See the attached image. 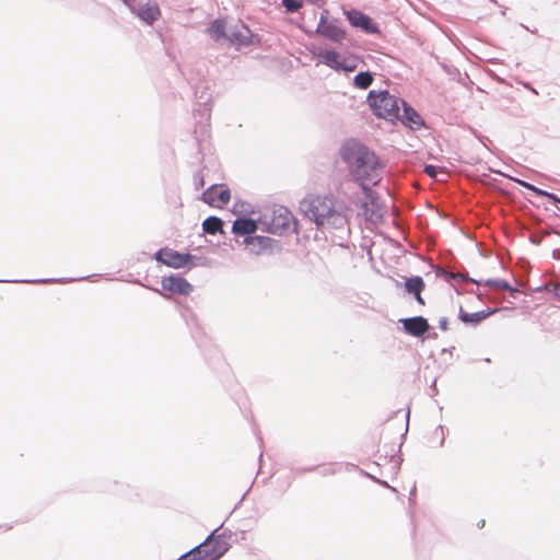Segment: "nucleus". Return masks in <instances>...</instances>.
Returning a JSON list of instances; mask_svg holds the SVG:
<instances>
[{"mask_svg": "<svg viewBox=\"0 0 560 560\" xmlns=\"http://www.w3.org/2000/svg\"><path fill=\"white\" fill-rule=\"evenodd\" d=\"M487 285L494 287L497 289H506V283L504 281L499 280H488L486 282Z\"/></svg>", "mask_w": 560, "mask_h": 560, "instance_id": "obj_25", "label": "nucleus"}, {"mask_svg": "<svg viewBox=\"0 0 560 560\" xmlns=\"http://www.w3.org/2000/svg\"><path fill=\"white\" fill-rule=\"evenodd\" d=\"M423 281L421 278L419 277H416V278H411L409 279L407 282H406V289L408 292L415 294L416 299L418 302L420 303H423L422 299H421V290L423 289Z\"/></svg>", "mask_w": 560, "mask_h": 560, "instance_id": "obj_17", "label": "nucleus"}, {"mask_svg": "<svg viewBox=\"0 0 560 560\" xmlns=\"http://www.w3.org/2000/svg\"><path fill=\"white\" fill-rule=\"evenodd\" d=\"M373 113L389 121L400 117V107L405 102L389 94L387 91H371L368 96Z\"/></svg>", "mask_w": 560, "mask_h": 560, "instance_id": "obj_4", "label": "nucleus"}, {"mask_svg": "<svg viewBox=\"0 0 560 560\" xmlns=\"http://www.w3.org/2000/svg\"><path fill=\"white\" fill-rule=\"evenodd\" d=\"M230 199V190L223 185H213L202 194V200L215 208H222Z\"/></svg>", "mask_w": 560, "mask_h": 560, "instance_id": "obj_8", "label": "nucleus"}, {"mask_svg": "<svg viewBox=\"0 0 560 560\" xmlns=\"http://www.w3.org/2000/svg\"><path fill=\"white\" fill-rule=\"evenodd\" d=\"M424 172L432 178H436L439 175H442L443 177L440 178V180H444V177H446V172L443 168L436 167L434 165H427L424 167Z\"/></svg>", "mask_w": 560, "mask_h": 560, "instance_id": "obj_21", "label": "nucleus"}, {"mask_svg": "<svg viewBox=\"0 0 560 560\" xmlns=\"http://www.w3.org/2000/svg\"><path fill=\"white\" fill-rule=\"evenodd\" d=\"M233 212L238 217L233 223L232 232L247 237L258 230L276 234L290 223V213L285 209H280L272 222H268L266 215L245 202H236Z\"/></svg>", "mask_w": 560, "mask_h": 560, "instance_id": "obj_1", "label": "nucleus"}, {"mask_svg": "<svg viewBox=\"0 0 560 560\" xmlns=\"http://www.w3.org/2000/svg\"><path fill=\"white\" fill-rule=\"evenodd\" d=\"M342 160L347 163L351 175L364 190L369 184L380 179L381 164L376 155L358 142H347L341 149Z\"/></svg>", "mask_w": 560, "mask_h": 560, "instance_id": "obj_2", "label": "nucleus"}, {"mask_svg": "<svg viewBox=\"0 0 560 560\" xmlns=\"http://www.w3.org/2000/svg\"><path fill=\"white\" fill-rule=\"evenodd\" d=\"M396 120H400L412 129H417L422 125L421 117L412 108L408 107L406 103L401 105L400 117L396 118Z\"/></svg>", "mask_w": 560, "mask_h": 560, "instance_id": "obj_15", "label": "nucleus"}, {"mask_svg": "<svg viewBox=\"0 0 560 560\" xmlns=\"http://www.w3.org/2000/svg\"><path fill=\"white\" fill-rule=\"evenodd\" d=\"M222 224L223 222L219 218L210 217L203 221L202 226L205 232L214 234L217 232H221Z\"/></svg>", "mask_w": 560, "mask_h": 560, "instance_id": "obj_18", "label": "nucleus"}, {"mask_svg": "<svg viewBox=\"0 0 560 560\" xmlns=\"http://www.w3.org/2000/svg\"><path fill=\"white\" fill-rule=\"evenodd\" d=\"M486 314L482 313H474V314H463L462 320L465 323H477L483 318H486Z\"/></svg>", "mask_w": 560, "mask_h": 560, "instance_id": "obj_23", "label": "nucleus"}, {"mask_svg": "<svg viewBox=\"0 0 560 560\" xmlns=\"http://www.w3.org/2000/svg\"><path fill=\"white\" fill-rule=\"evenodd\" d=\"M282 3L289 12H294L303 5V0H282Z\"/></svg>", "mask_w": 560, "mask_h": 560, "instance_id": "obj_22", "label": "nucleus"}, {"mask_svg": "<svg viewBox=\"0 0 560 560\" xmlns=\"http://www.w3.org/2000/svg\"><path fill=\"white\" fill-rule=\"evenodd\" d=\"M301 210L324 229H342L347 217L341 203L329 197H308L301 205Z\"/></svg>", "mask_w": 560, "mask_h": 560, "instance_id": "obj_3", "label": "nucleus"}, {"mask_svg": "<svg viewBox=\"0 0 560 560\" xmlns=\"http://www.w3.org/2000/svg\"><path fill=\"white\" fill-rule=\"evenodd\" d=\"M318 58L322 63L336 71L353 72L359 66V58L353 55H341L336 50H323Z\"/></svg>", "mask_w": 560, "mask_h": 560, "instance_id": "obj_6", "label": "nucleus"}, {"mask_svg": "<svg viewBox=\"0 0 560 560\" xmlns=\"http://www.w3.org/2000/svg\"><path fill=\"white\" fill-rule=\"evenodd\" d=\"M372 82L373 75L370 72H360L353 79V83L358 89H366Z\"/></svg>", "mask_w": 560, "mask_h": 560, "instance_id": "obj_19", "label": "nucleus"}, {"mask_svg": "<svg viewBox=\"0 0 560 560\" xmlns=\"http://www.w3.org/2000/svg\"><path fill=\"white\" fill-rule=\"evenodd\" d=\"M126 4L130 5V2L128 0H124Z\"/></svg>", "mask_w": 560, "mask_h": 560, "instance_id": "obj_27", "label": "nucleus"}, {"mask_svg": "<svg viewBox=\"0 0 560 560\" xmlns=\"http://www.w3.org/2000/svg\"><path fill=\"white\" fill-rule=\"evenodd\" d=\"M518 183H520L522 186H524V187H526V188H528V189L533 190L535 194H537V195H539V196H545V197H547V198H549V199L553 200L555 202H560V199H559L558 197H556L553 194H550V192H547V191H545V190H541V189H539V188H537V187H535V186H533V185H530V184H528V183H526V182H523V180H518Z\"/></svg>", "mask_w": 560, "mask_h": 560, "instance_id": "obj_20", "label": "nucleus"}, {"mask_svg": "<svg viewBox=\"0 0 560 560\" xmlns=\"http://www.w3.org/2000/svg\"><path fill=\"white\" fill-rule=\"evenodd\" d=\"M137 15L147 23H152L160 16V10L154 3H145L137 12Z\"/></svg>", "mask_w": 560, "mask_h": 560, "instance_id": "obj_16", "label": "nucleus"}, {"mask_svg": "<svg viewBox=\"0 0 560 560\" xmlns=\"http://www.w3.org/2000/svg\"><path fill=\"white\" fill-rule=\"evenodd\" d=\"M162 287L164 290L188 295L192 291V287L185 279L171 276L162 280Z\"/></svg>", "mask_w": 560, "mask_h": 560, "instance_id": "obj_13", "label": "nucleus"}, {"mask_svg": "<svg viewBox=\"0 0 560 560\" xmlns=\"http://www.w3.org/2000/svg\"><path fill=\"white\" fill-rule=\"evenodd\" d=\"M555 293L560 296V285H556Z\"/></svg>", "mask_w": 560, "mask_h": 560, "instance_id": "obj_26", "label": "nucleus"}, {"mask_svg": "<svg viewBox=\"0 0 560 560\" xmlns=\"http://www.w3.org/2000/svg\"><path fill=\"white\" fill-rule=\"evenodd\" d=\"M155 258L158 261H161L168 267L182 268L187 265L190 256L187 254H180L173 249L164 248L155 254Z\"/></svg>", "mask_w": 560, "mask_h": 560, "instance_id": "obj_9", "label": "nucleus"}, {"mask_svg": "<svg viewBox=\"0 0 560 560\" xmlns=\"http://www.w3.org/2000/svg\"><path fill=\"white\" fill-rule=\"evenodd\" d=\"M210 542H211V545H210V546H209V548H208V552H211V551H213L214 549H219V547H220L222 544H225V545L228 546V544H226L224 540L219 539V538H214V537H213V535H211V536L207 539V541H206L205 544H210Z\"/></svg>", "mask_w": 560, "mask_h": 560, "instance_id": "obj_24", "label": "nucleus"}, {"mask_svg": "<svg viewBox=\"0 0 560 560\" xmlns=\"http://www.w3.org/2000/svg\"><path fill=\"white\" fill-rule=\"evenodd\" d=\"M208 34L215 40L228 38L240 45L249 44L250 37L249 30L245 25H240V27L236 25L235 30H233L232 25L225 20L212 22L208 27Z\"/></svg>", "mask_w": 560, "mask_h": 560, "instance_id": "obj_5", "label": "nucleus"}, {"mask_svg": "<svg viewBox=\"0 0 560 560\" xmlns=\"http://www.w3.org/2000/svg\"><path fill=\"white\" fill-rule=\"evenodd\" d=\"M346 16L353 27L360 28L369 34H375L378 32V28L376 24L373 23L372 19L358 10L347 11Z\"/></svg>", "mask_w": 560, "mask_h": 560, "instance_id": "obj_10", "label": "nucleus"}, {"mask_svg": "<svg viewBox=\"0 0 560 560\" xmlns=\"http://www.w3.org/2000/svg\"><path fill=\"white\" fill-rule=\"evenodd\" d=\"M244 244L250 253L260 255L272 249L273 241L267 236H248L244 240Z\"/></svg>", "mask_w": 560, "mask_h": 560, "instance_id": "obj_12", "label": "nucleus"}, {"mask_svg": "<svg viewBox=\"0 0 560 560\" xmlns=\"http://www.w3.org/2000/svg\"><path fill=\"white\" fill-rule=\"evenodd\" d=\"M316 33L332 42H341L346 37V31L334 21H328L324 15L320 18Z\"/></svg>", "mask_w": 560, "mask_h": 560, "instance_id": "obj_11", "label": "nucleus"}, {"mask_svg": "<svg viewBox=\"0 0 560 560\" xmlns=\"http://www.w3.org/2000/svg\"><path fill=\"white\" fill-rule=\"evenodd\" d=\"M210 544H202L195 548L194 550L187 552L186 555L182 556L178 560H217L220 557H222L226 550L229 549V546L225 544H222L219 549H214L211 552H208V548Z\"/></svg>", "mask_w": 560, "mask_h": 560, "instance_id": "obj_7", "label": "nucleus"}, {"mask_svg": "<svg viewBox=\"0 0 560 560\" xmlns=\"http://www.w3.org/2000/svg\"><path fill=\"white\" fill-rule=\"evenodd\" d=\"M405 330L412 336H421L429 329V324L423 317L402 319Z\"/></svg>", "mask_w": 560, "mask_h": 560, "instance_id": "obj_14", "label": "nucleus"}]
</instances>
